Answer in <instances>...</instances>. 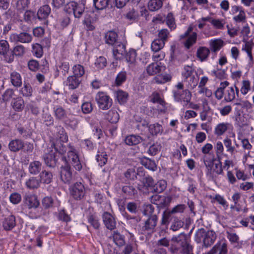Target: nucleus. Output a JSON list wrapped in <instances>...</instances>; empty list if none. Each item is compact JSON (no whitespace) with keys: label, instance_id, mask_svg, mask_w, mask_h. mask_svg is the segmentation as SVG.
<instances>
[{"label":"nucleus","instance_id":"obj_55","mask_svg":"<svg viewBox=\"0 0 254 254\" xmlns=\"http://www.w3.org/2000/svg\"><path fill=\"white\" fill-rule=\"evenodd\" d=\"M136 57V53L134 50L131 49L129 51L128 53H126L124 58L126 61L130 63H133L135 62Z\"/></svg>","mask_w":254,"mask_h":254},{"label":"nucleus","instance_id":"obj_2","mask_svg":"<svg viewBox=\"0 0 254 254\" xmlns=\"http://www.w3.org/2000/svg\"><path fill=\"white\" fill-rule=\"evenodd\" d=\"M193 27L190 26L187 30L180 36V40L182 41V43L185 47L189 49L196 42L197 33L193 32Z\"/></svg>","mask_w":254,"mask_h":254},{"label":"nucleus","instance_id":"obj_21","mask_svg":"<svg viewBox=\"0 0 254 254\" xmlns=\"http://www.w3.org/2000/svg\"><path fill=\"white\" fill-rule=\"evenodd\" d=\"M42 163L38 161H34L30 163L28 167L29 172L33 175L39 174L42 170Z\"/></svg>","mask_w":254,"mask_h":254},{"label":"nucleus","instance_id":"obj_3","mask_svg":"<svg viewBox=\"0 0 254 254\" xmlns=\"http://www.w3.org/2000/svg\"><path fill=\"white\" fill-rule=\"evenodd\" d=\"M29 28L24 25L21 26V29L27 31ZM9 39L11 42L29 43L32 40V36L27 32H21L19 34L13 33L10 36Z\"/></svg>","mask_w":254,"mask_h":254},{"label":"nucleus","instance_id":"obj_54","mask_svg":"<svg viewBox=\"0 0 254 254\" xmlns=\"http://www.w3.org/2000/svg\"><path fill=\"white\" fill-rule=\"evenodd\" d=\"M122 191L129 196H134L137 194V190L131 186H126L123 187Z\"/></svg>","mask_w":254,"mask_h":254},{"label":"nucleus","instance_id":"obj_49","mask_svg":"<svg viewBox=\"0 0 254 254\" xmlns=\"http://www.w3.org/2000/svg\"><path fill=\"white\" fill-rule=\"evenodd\" d=\"M150 100L153 103H157L159 105H164L165 102L161 97L159 93L156 92L152 93L150 96Z\"/></svg>","mask_w":254,"mask_h":254},{"label":"nucleus","instance_id":"obj_16","mask_svg":"<svg viewBox=\"0 0 254 254\" xmlns=\"http://www.w3.org/2000/svg\"><path fill=\"white\" fill-rule=\"evenodd\" d=\"M158 217L156 215H151L146 220L142 228L143 231L153 232L157 223Z\"/></svg>","mask_w":254,"mask_h":254},{"label":"nucleus","instance_id":"obj_12","mask_svg":"<svg viewBox=\"0 0 254 254\" xmlns=\"http://www.w3.org/2000/svg\"><path fill=\"white\" fill-rule=\"evenodd\" d=\"M126 53V46L121 42H119L114 46L113 53L116 59L121 60L124 59Z\"/></svg>","mask_w":254,"mask_h":254},{"label":"nucleus","instance_id":"obj_42","mask_svg":"<svg viewBox=\"0 0 254 254\" xmlns=\"http://www.w3.org/2000/svg\"><path fill=\"white\" fill-rule=\"evenodd\" d=\"M167 186V183L164 180H161L154 184L153 186V190L157 193L162 192L164 190Z\"/></svg>","mask_w":254,"mask_h":254},{"label":"nucleus","instance_id":"obj_36","mask_svg":"<svg viewBox=\"0 0 254 254\" xmlns=\"http://www.w3.org/2000/svg\"><path fill=\"white\" fill-rule=\"evenodd\" d=\"M52 145L54 146L55 151L59 152L60 154H64L67 150L66 146L60 139L57 140Z\"/></svg>","mask_w":254,"mask_h":254},{"label":"nucleus","instance_id":"obj_7","mask_svg":"<svg viewBox=\"0 0 254 254\" xmlns=\"http://www.w3.org/2000/svg\"><path fill=\"white\" fill-rule=\"evenodd\" d=\"M191 93L188 89H185L182 92L179 90L173 91V96L176 102H181L184 103V106H187L191 99Z\"/></svg>","mask_w":254,"mask_h":254},{"label":"nucleus","instance_id":"obj_63","mask_svg":"<svg viewBox=\"0 0 254 254\" xmlns=\"http://www.w3.org/2000/svg\"><path fill=\"white\" fill-rule=\"evenodd\" d=\"M10 52L13 57L14 55L16 56H21L25 53V48L22 45H17L15 46L13 48L12 51Z\"/></svg>","mask_w":254,"mask_h":254},{"label":"nucleus","instance_id":"obj_50","mask_svg":"<svg viewBox=\"0 0 254 254\" xmlns=\"http://www.w3.org/2000/svg\"><path fill=\"white\" fill-rule=\"evenodd\" d=\"M198 79L195 77V74L184 79V81L188 83V87L193 89L197 84Z\"/></svg>","mask_w":254,"mask_h":254},{"label":"nucleus","instance_id":"obj_40","mask_svg":"<svg viewBox=\"0 0 254 254\" xmlns=\"http://www.w3.org/2000/svg\"><path fill=\"white\" fill-rule=\"evenodd\" d=\"M161 68V66L157 63H152L147 67L146 71L148 74L154 75L160 72Z\"/></svg>","mask_w":254,"mask_h":254},{"label":"nucleus","instance_id":"obj_19","mask_svg":"<svg viewBox=\"0 0 254 254\" xmlns=\"http://www.w3.org/2000/svg\"><path fill=\"white\" fill-rule=\"evenodd\" d=\"M43 159L46 165L50 167H54L57 161L56 157L55 152L51 150L49 153L45 154Z\"/></svg>","mask_w":254,"mask_h":254},{"label":"nucleus","instance_id":"obj_51","mask_svg":"<svg viewBox=\"0 0 254 254\" xmlns=\"http://www.w3.org/2000/svg\"><path fill=\"white\" fill-rule=\"evenodd\" d=\"M33 54L37 58H40L43 55V48L41 45L38 43H35L32 45Z\"/></svg>","mask_w":254,"mask_h":254},{"label":"nucleus","instance_id":"obj_17","mask_svg":"<svg viewBox=\"0 0 254 254\" xmlns=\"http://www.w3.org/2000/svg\"><path fill=\"white\" fill-rule=\"evenodd\" d=\"M23 200L24 203L29 208H37L39 205V202L35 195L26 194Z\"/></svg>","mask_w":254,"mask_h":254},{"label":"nucleus","instance_id":"obj_1","mask_svg":"<svg viewBox=\"0 0 254 254\" xmlns=\"http://www.w3.org/2000/svg\"><path fill=\"white\" fill-rule=\"evenodd\" d=\"M172 242L171 252L175 254L182 249V253L185 254H193V247L190 243L189 238L185 233L174 236L171 240Z\"/></svg>","mask_w":254,"mask_h":254},{"label":"nucleus","instance_id":"obj_18","mask_svg":"<svg viewBox=\"0 0 254 254\" xmlns=\"http://www.w3.org/2000/svg\"><path fill=\"white\" fill-rule=\"evenodd\" d=\"M15 225V217L12 214L6 216L2 222V227L6 231L12 230Z\"/></svg>","mask_w":254,"mask_h":254},{"label":"nucleus","instance_id":"obj_24","mask_svg":"<svg viewBox=\"0 0 254 254\" xmlns=\"http://www.w3.org/2000/svg\"><path fill=\"white\" fill-rule=\"evenodd\" d=\"M40 181L41 183L49 184L53 181V175L51 172L43 170L39 175Z\"/></svg>","mask_w":254,"mask_h":254},{"label":"nucleus","instance_id":"obj_58","mask_svg":"<svg viewBox=\"0 0 254 254\" xmlns=\"http://www.w3.org/2000/svg\"><path fill=\"white\" fill-rule=\"evenodd\" d=\"M184 226V222L175 217L173 222L171 225L170 229L173 231H177Z\"/></svg>","mask_w":254,"mask_h":254},{"label":"nucleus","instance_id":"obj_32","mask_svg":"<svg viewBox=\"0 0 254 254\" xmlns=\"http://www.w3.org/2000/svg\"><path fill=\"white\" fill-rule=\"evenodd\" d=\"M141 164L146 168L154 171L157 169V165L154 160H152L148 158L144 157L141 160Z\"/></svg>","mask_w":254,"mask_h":254},{"label":"nucleus","instance_id":"obj_11","mask_svg":"<svg viewBox=\"0 0 254 254\" xmlns=\"http://www.w3.org/2000/svg\"><path fill=\"white\" fill-rule=\"evenodd\" d=\"M124 175L126 178L131 180L141 179L140 178L144 176V171L142 168H138L137 172L134 168H129L125 172Z\"/></svg>","mask_w":254,"mask_h":254},{"label":"nucleus","instance_id":"obj_33","mask_svg":"<svg viewBox=\"0 0 254 254\" xmlns=\"http://www.w3.org/2000/svg\"><path fill=\"white\" fill-rule=\"evenodd\" d=\"M10 80L12 84L15 87H20L22 85V79L19 73L13 71L10 74Z\"/></svg>","mask_w":254,"mask_h":254},{"label":"nucleus","instance_id":"obj_61","mask_svg":"<svg viewBox=\"0 0 254 254\" xmlns=\"http://www.w3.org/2000/svg\"><path fill=\"white\" fill-rule=\"evenodd\" d=\"M76 6L75 7L73 10V14L75 18H79L83 14L84 11V5L81 4H78L76 3Z\"/></svg>","mask_w":254,"mask_h":254},{"label":"nucleus","instance_id":"obj_43","mask_svg":"<svg viewBox=\"0 0 254 254\" xmlns=\"http://www.w3.org/2000/svg\"><path fill=\"white\" fill-rule=\"evenodd\" d=\"M165 45L164 41L158 39H155L151 44V49L154 52H158L160 51Z\"/></svg>","mask_w":254,"mask_h":254},{"label":"nucleus","instance_id":"obj_20","mask_svg":"<svg viewBox=\"0 0 254 254\" xmlns=\"http://www.w3.org/2000/svg\"><path fill=\"white\" fill-rule=\"evenodd\" d=\"M235 94L239 95V89L236 86L227 88L224 94V99L227 102H231L235 98Z\"/></svg>","mask_w":254,"mask_h":254},{"label":"nucleus","instance_id":"obj_62","mask_svg":"<svg viewBox=\"0 0 254 254\" xmlns=\"http://www.w3.org/2000/svg\"><path fill=\"white\" fill-rule=\"evenodd\" d=\"M161 148V146L160 144L155 143L149 147L147 152L151 155H155L160 150Z\"/></svg>","mask_w":254,"mask_h":254},{"label":"nucleus","instance_id":"obj_46","mask_svg":"<svg viewBox=\"0 0 254 254\" xmlns=\"http://www.w3.org/2000/svg\"><path fill=\"white\" fill-rule=\"evenodd\" d=\"M234 21L236 23H245L246 21V15L244 9L241 10L238 14L234 16Z\"/></svg>","mask_w":254,"mask_h":254},{"label":"nucleus","instance_id":"obj_60","mask_svg":"<svg viewBox=\"0 0 254 254\" xmlns=\"http://www.w3.org/2000/svg\"><path fill=\"white\" fill-rule=\"evenodd\" d=\"M206 232L203 228L199 229L195 233V241L197 243H200L202 240L203 241Z\"/></svg>","mask_w":254,"mask_h":254},{"label":"nucleus","instance_id":"obj_53","mask_svg":"<svg viewBox=\"0 0 254 254\" xmlns=\"http://www.w3.org/2000/svg\"><path fill=\"white\" fill-rule=\"evenodd\" d=\"M166 24L171 29H175L176 27V24L175 21V18L172 13H169L166 19Z\"/></svg>","mask_w":254,"mask_h":254},{"label":"nucleus","instance_id":"obj_15","mask_svg":"<svg viewBox=\"0 0 254 254\" xmlns=\"http://www.w3.org/2000/svg\"><path fill=\"white\" fill-rule=\"evenodd\" d=\"M24 146V141L19 139H14L10 140L8 144V148L12 152H17L23 149Z\"/></svg>","mask_w":254,"mask_h":254},{"label":"nucleus","instance_id":"obj_31","mask_svg":"<svg viewBox=\"0 0 254 254\" xmlns=\"http://www.w3.org/2000/svg\"><path fill=\"white\" fill-rule=\"evenodd\" d=\"M142 140V138L139 135H130L126 137L125 142L127 145H134L138 144Z\"/></svg>","mask_w":254,"mask_h":254},{"label":"nucleus","instance_id":"obj_52","mask_svg":"<svg viewBox=\"0 0 254 254\" xmlns=\"http://www.w3.org/2000/svg\"><path fill=\"white\" fill-rule=\"evenodd\" d=\"M228 124L221 123L218 125L215 129V133L217 135H222L228 129Z\"/></svg>","mask_w":254,"mask_h":254},{"label":"nucleus","instance_id":"obj_35","mask_svg":"<svg viewBox=\"0 0 254 254\" xmlns=\"http://www.w3.org/2000/svg\"><path fill=\"white\" fill-rule=\"evenodd\" d=\"M11 105L13 109L16 111H21L24 107V102L21 97H18L13 99Z\"/></svg>","mask_w":254,"mask_h":254},{"label":"nucleus","instance_id":"obj_57","mask_svg":"<svg viewBox=\"0 0 254 254\" xmlns=\"http://www.w3.org/2000/svg\"><path fill=\"white\" fill-rule=\"evenodd\" d=\"M95 7L98 9H103L107 7L109 0H93Z\"/></svg>","mask_w":254,"mask_h":254},{"label":"nucleus","instance_id":"obj_48","mask_svg":"<svg viewBox=\"0 0 254 254\" xmlns=\"http://www.w3.org/2000/svg\"><path fill=\"white\" fill-rule=\"evenodd\" d=\"M29 0H18L16 2V8L18 11L21 12L28 8Z\"/></svg>","mask_w":254,"mask_h":254},{"label":"nucleus","instance_id":"obj_38","mask_svg":"<svg viewBox=\"0 0 254 254\" xmlns=\"http://www.w3.org/2000/svg\"><path fill=\"white\" fill-rule=\"evenodd\" d=\"M96 159L99 163V165L102 166L105 165L107 162V154L104 151H98L96 156Z\"/></svg>","mask_w":254,"mask_h":254},{"label":"nucleus","instance_id":"obj_5","mask_svg":"<svg viewBox=\"0 0 254 254\" xmlns=\"http://www.w3.org/2000/svg\"><path fill=\"white\" fill-rule=\"evenodd\" d=\"M215 159L213 158L212 160H207L204 159V163L207 169L208 173L213 175L215 173L217 175L222 174L223 169L222 167V163L220 162V159L217 163H214Z\"/></svg>","mask_w":254,"mask_h":254},{"label":"nucleus","instance_id":"obj_39","mask_svg":"<svg viewBox=\"0 0 254 254\" xmlns=\"http://www.w3.org/2000/svg\"><path fill=\"white\" fill-rule=\"evenodd\" d=\"M148 128L150 133L155 135L162 133L163 130L162 126L158 123L150 125L148 126Z\"/></svg>","mask_w":254,"mask_h":254},{"label":"nucleus","instance_id":"obj_41","mask_svg":"<svg viewBox=\"0 0 254 254\" xmlns=\"http://www.w3.org/2000/svg\"><path fill=\"white\" fill-rule=\"evenodd\" d=\"M55 116L56 119L59 120H64L67 116L66 112L61 107H58L54 109Z\"/></svg>","mask_w":254,"mask_h":254},{"label":"nucleus","instance_id":"obj_59","mask_svg":"<svg viewBox=\"0 0 254 254\" xmlns=\"http://www.w3.org/2000/svg\"><path fill=\"white\" fill-rule=\"evenodd\" d=\"M194 68L192 66L186 65L184 67V71L182 72V76L184 79L188 78V77L194 74Z\"/></svg>","mask_w":254,"mask_h":254},{"label":"nucleus","instance_id":"obj_8","mask_svg":"<svg viewBox=\"0 0 254 254\" xmlns=\"http://www.w3.org/2000/svg\"><path fill=\"white\" fill-rule=\"evenodd\" d=\"M96 100L99 107L102 110H108L112 104V99L103 92H99L96 96Z\"/></svg>","mask_w":254,"mask_h":254},{"label":"nucleus","instance_id":"obj_34","mask_svg":"<svg viewBox=\"0 0 254 254\" xmlns=\"http://www.w3.org/2000/svg\"><path fill=\"white\" fill-rule=\"evenodd\" d=\"M229 83L227 81L221 83L220 86L217 89L214 93L216 99L218 100H221L223 98L225 94L224 90L229 85Z\"/></svg>","mask_w":254,"mask_h":254},{"label":"nucleus","instance_id":"obj_22","mask_svg":"<svg viewBox=\"0 0 254 254\" xmlns=\"http://www.w3.org/2000/svg\"><path fill=\"white\" fill-rule=\"evenodd\" d=\"M118 35L113 31L107 32L105 36V40L106 44L109 45L114 46L119 41H117Z\"/></svg>","mask_w":254,"mask_h":254},{"label":"nucleus","instance_id":"obj_25","mask_svg":"<svg viewBox=\"0 0 254 254\" xmlns=\"http://www.w3.org/2000/svg\"><path fill=\"white\" fill-rule=\"evenodd\" d=\"M210 53V50L205 47H199L196 52V56L201 62L207 60Z\"/></svg>","mask_w":254,"mask_h":254},{"label":"nucleus","instance_id":"obj_10","mask_svg":"<svg viewBox=\"0 0 254 254\" xmlns=\"http://www.w3.org/2000/svg\"><path fill=\"white\" fill-rule=\"evenodd\" d=\"M70 193L75 199H81L85 194V188L81 183H76L71 188Z\"/></svg>","mask_w":254,"mask_h":254},{"label":"nucleus","instance_id":"obj_64","mask_svg":"<svg viewBox=\"0 0 254 254\" xmlns=\"http://www.w3.org/2000/svg\"><path fill=\"white\" fill-rule=\"evenodd\" d=\"M107 61L105 57L100 56L98 58L95 63L96 67L99 69L103 68L106 66Z\"/></svg>","mask_w":254,"mask_h":254},{"label":"nucleus","instance_id":"obj_4","mask_svg":"<svg viewBox=\"0 0 254 254\" xmlns=\"http://www.w3.org/2000/svg\"><path fill=\"white\" fill-rule=\"evenodd\" d=\"M62 159L65 162V164L64 165L62 166L61 167V179L65 184H70L73 180V176L71 171L70 166L67 164L66 157L64 156Z\"/></svg>","mask_w":254,"mask_h":254},{"label":"nucleus","instance_id":"obj_29","mask_svg":"<svg viewBox=\"0 0 254 254\" xmlns=\"http://www.w3.org/2000/svg\"><path fill=\"white\" fill-rule=\"evenodd\" d=\"M51 12V8L48 5H44L41 7L37 12L38 18L39 19H46Z\"/></svg>","mask_w":254,"mask_h":254},{"label":"nucleus","instance_id":"obj_27","mask_svg":"<svg viewBox=\"0 0 254 254\" xmlns=\"http://www.w3.org/2000/svg\"><path fill=\"white\" fill-rule=\"evenodd\" d=\"M110 239H112L114 243L119 246H123L125 243V238L118 231L113 232L112 236L110 237Z\"/></svg>","mask_w":254,"mask_h":254},{"label":"nucleus","instance_id":"obj_44","mask_svg":"<svg viewBox=\"0 0 254 254\" xmlns=\"http://www.w3.org/2000/svg\"><path fill=\"white\" fill-rule=\"evenodd\" d=\"M224 145L226 149V151L230 153L231 155L235 154V152H236L235 147L232 145L231 140L226 137L223 140Z\"/></svg>","mask_w":254,"mask_h":254},{"label":"nucleus","instance_id":"obj_23","mask_svg":"<svg viewBox=\"0 0 254 254\" xmlns=\"http://www.w3.org/2000/svg\"><path fill=\"white\" fill-rule=\"evenodd\" d=\"M216 236L215 233L213 231H207L203 239V244L206 247L212 245L216 240Z\"/></svg>","mask_w":254,"mask_h":254},{"label":"nucleus","instance_id":"obj_13","mask_svg":"<svg viewBox=\"0 0 254 254\" xmlns=\"http://www.w3.org/2000/svg\"><path fill=\"white\" fill-rule=\"evenodd\" d=\"M103 221L106 227L110 230L116 227V221L114 217L108 212H105L102 215Z\"/></svg>","mask_w":254,"mask_h":254},{"label":"nucleus","instance_id":"obj_26","mask_svg":"<svg viewBox=\"0 0 254 254\" xmlns=\"http://www.w3.org/2000/svg\"><path fill=\"white\" fill-rule=\"evenodd\" d=\"M210 49L213 52L219 51L224 46V41L220 39L212 40L209 42Z\"/></svg>","mask_w":254,"mask_h":254},{"label":"nucleus","instance_id":"obj_45","mask_svg":"<svg viewBox=\"0 0 254 254\" xmlns=\"http://www.w3.org/2000/svg\"><path fill=\"white\" fill-rule=\"evenodd\" d=\"M107 119L111 123H117L120 119L119 114L115 110H110L107 116Z\"/></svg>","mask_w":254,"mask_h":254},{"label":"nucleus","instance_id":"obj_30","mask_svg":"<svg viewBox=\"0 0 254 254\" xmlns=\"http://www.w3.org/2000/svg\"><path fill=\"white\" fill-rule=\"evenodd\" d=\"M81 82L79 77L76 76H70L67 78V85L69 89H74L78 87Z\"/></svg>","mask_w":254,"mask_h":254},{"label":"nucleus","instance_id":"obj_56","mask_svg":"<svg viewBox=\"0 0 254 254\" xmlns=\"http://www.w3.org/2000/svg\"><path fill=\"white\" fill-rule=\"evenodd\" d=\"M73 72L74 76L79 77L83 75L85 73L84 68L83 66L80 64H76L73 66Z\"/></svg>","mask_w":254,"mask_h":254},{"label":"nucleus","instance_id":"obj_14","mask_svg":"<svg viewBox=\"0 0 254 254\" xmlns=\"http://www.w3.org/2000/svg\"><path fill=\"white\" fill-rule=\"evenodd\" d=\"M217 252L219 254H227V245L225 241H219L207 254H216Z\"/></svg>","mask_w":254,"mask_h":254},{"label":"nucleus","instance_id":"obj_47","mask_svg":"<svg viewBox=\"0 0 254 254\" xmlns=\"http://www.w3.org/2000/svg\"><path fill=\"white\" fill-rule=\"evenodd\" d=\"M144 186L147 188H153L154 185V180L152 178L148 175H145L140 178Z\"/></svg>","mask_w":254,"mask_h":254},{"label":"nucleus","instance_id":"obj_9","mask_svg":"<svg viewBox=\"0 0 254 254\" xmlns=\"http://www.w3.org/2000/svg\"><path fill=\"white\" fill-rule=\"evenodd\" d=\"M0 55L3 56L4 60L7 63H11L13 61V56L9 51V46L6 40L0 41Z\"/></svg>","mask_w":254,"mask_h":254},{"label":"nucleus","instance_id":"obj_28","mask_svg":"<svg viewBox=\"0 0 254 254\" xmlns=\"http://www.w3.org/2000/svg\"><path fill=\"white\" fill-rule=\"evenodd\" d=\"M173 214L174 213L172 212L171 210H166L164 211L162 214L161 222V225L166 226L168 225L172 219L173 218L174 219L175 217H173Z\"/></svg>","mask_w":254,"mask_h":254},{"label":"nucleus","instance_id":"obj_37","mask_svg":"<svg viewBox=\"0 0 254 254\" xmlns=\"http://www.w3.org/2000/svg\"><path fill=\"white\" fill-rule=\"evenodd\" d=\"M41 182L40 180L36 177H31L26 182V185L30 189H37L40 187Z\"/></svg>","mask_w":254,"mask_h":254},{"label":"nucleus","instance_id":"obj_6","mask_svg":"<svg viewBox=\"0 0 254 254\" xmlns=\"http://www.w3.org/2000/svg\"><path fill=\"white\" fill-rule=\"evenodd\" d=\"M67 164H71L76 170L80 171L82 168V165L79 159L78 156L75 152L74 149L69 147L67 152V157L66 158Z\"/></svg>","mask_w":254,"mask_h":254}]
</instances>
